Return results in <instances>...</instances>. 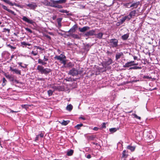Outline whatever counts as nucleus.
<instances>
[{"instance_id": "nucleus-64", "label": "nucleus", "mask_w": 160, "mask_h": 160, "mask_svg": "<svg viewBox=\"0 0 160 160\" xmlns=\"http://www.w3.org/2000/svg\"><path fill=\"white\" fill-rule=\"evenodd\" d=\"M106 53L108 54H111L112 53L111 52L108 51Z\"/></svg>"}, {"instance_id": "nucleus-53", "label": "nucleus", "mask_w": 160, "mask_h": 160, "mask_svg": "<svg viewBox=\"0 0 160 160\" xmlns=\"http://www.w3.org/2000/svg\"><path fill=\"white\" fill-rule=\"evenodd\" d=\"M86 158L88 159H90L91 158V156L90 154H88L86 157Z\"/></svg>"}, {"instance_id": "nucleus-58", "label": "nucleus", "mask_w": 160, "mask_h": 160, "mask_svg": "<svg viewBox=\"0 0 160 160\" xmlns=\"http://www.w3.org/2000/svg\"><path fill=\"white\" fill-rule=\"evenodd\" d=\"M62 61V63H63L64 64V65H65L66 63V61L64 60H63L62 59V61Z\"/></svg>"}, {"instance_id": "nucleus-57", "label": "nucleus", "mask_w": 160, "mask_h": 160, "mask_svg": "<svg viewBox=\"0 0 160 160\" xmlns=\"http://www.w3.org/2000/svg\"><path fill=\"white\" fill-rule=\"evenodd\" d=\"M58 23V28H60L62 26L61 23Z\"/></svg>"}, {"instance_id": "nucleus-20", "label": "nucleus", "mask_w": 160, "mask_h": 160, "mask_svg": "<svg viewBox=\"0 0 160 160\" xmlns=\"http://www.w3.org/2000/svg\"><path fill=\"white\" fill-rule=\"evenodd\" d=\"M129 37V34H126L123 35L122 36V38L123 40H127Z\"/></svg>"}, {"instance_id": "nucleus-3", "label": "nucleus", "mask_w": 160, "mask_h": 160, "mask_svg": "<svg viewBox=\"0 0 160 160\" xmlns=\"http://www.w3.org/2000/svg\"><path fill=\"white\" fill-rule=\"evenodd\" d=\"M110 45L112 48H116L118 46V41L116 39H112L110 40Z\"/></svg>"}, {"instance_id": "nucleus-8", "label": "nucleus", "mask_w": 160, "mask_h": 160, "mask_svg": "<svg viewBox=\"0 0 160 160\" xmlns=\"http://www.w3.org/2000/svg\"><path fill=\"white\" fill-rule=\"evenodd\" d=\"M66 57L64 55L62 54H61L59 56H56L54 57V58L55 59H57L58 60H59L60 61H62V59H65L66 58Z\"/></svg>"}, {"instance_id": "nucleus-22", "label": "nucleus", "mask_w": 160, "mask_h": 160, "mask_svg": "<svg viewBox=\"0 0 160 160\" xmlns=\"http://www.w3.org/2000/svg\"><path fill=\"white\" fill-rule=\"evenodd\" d=\"M73 153V150L70 149L67 151V155L68 156H70L72 155Z\"/></svg>"}, {"instance_id": "nucleus-23", "label": "nucleus", "mask_w": 160, "mask_h": 160, "mask_svg": "<svg viewBox=\"0 0 160 160\" xmlns=\"http://www.w3.org/2000/svg\"><path fill=\"white\" fill-rule=\"evenodd\" d=\"M135 148V147L134 146H132L130 145L128 146L127 147V148L130 150L131 151H133Z\"/></svg>"}, {"instance_id": "nucleus-31", "label": "nucleus", "mask_w": 160, "mask_h": 160, "mask_svg": "<svg viewBox=\"0 0 160 160\" xmlns=\"http://www.w3.org/2000/svg\"><path fill=\"white\" fill-rule=\"evenodd\" d=\"M132 115L134 116V118L138 119L139 120L141 119V117L139 116H138L135 114L133 113V114H132Z\"/></svg>"}, {"instance_id": "nucleus-49", "label": "nucleus", "mask_w": 160, "mask_h": 160, "mask_svg": "<svg viewBox=\"0 0 160 160\" xmlns=\"http://www.w3.org/2000/svg\"><path fill=\"white\" fill-rule=\"evenodd\" d=\"M22 108H26L27 107V105H22Z\"/></svg>"}, {"instance_id": "nucleus-33", "label": "nucleus", "mask_w": 160, "mask_h": 160, "mask_svg": "<svg viewBox=\"0 0 160 160\" xmlns=\"http://www.w3.org/2000/svg\"><path fill=\"white\" fill-rule=\"evenodd\" d=\"M112 62L111 59L109 58L107 62V64L108 65H110L112 63Z\"/></svg>"}, {"instance_id": "nucleus-4", "label": "nucleus", "mask_w": 160, "mask_h": 160, "mask_svg": "<svg viewBox=\"0 0 160 160\" xmlns=\"http://www.w3.org/2000/svg\"><path fill=\"white\" fill-rule=\"evenodd\" d=\"M140 2H138L133 3H128L126 4V6L128 8H137Z\"/></svg>"}, {"instance_id": "nucleus-11", "label": "nucleus", "mask_w": 160, "mask_h": 160, "mask_svg": "<svg viewBox=\"0 0 160 160\" xmlns=\"http://www.w3.org/2000/svg\"><path fill=\"white\" fill-rule=\"evenodd\" d=\"M90 29V27L88 26H85L82 28H79L78 29L81 32H84Z\"/></svg>"}, {"instance_id": "nucleus-62", "label": "nucleus", "mask_w": 160, "mask_h": 160, "mask_svg": "<svg viewBox=\"0 0 160 160\" xmlns=\"http://www.w3.org/2000/svg\"><path fill=\"white\" fill-rule=\"evenodd\" d=\"M79 118L83 120H85V118H84L83 117H80Z\"/></svg>"}, {"instance_id": "nucleus-59", "label": "nucleus", "mask_w": 160, "mask_h": 160, "mask_svg": "<svg viewBox=\"0 0 160 160\" xmlns=\"http://www.w3.org/2000/svg\"><path fill=\"white\" fill-rule=\"evenodd\" d=\"M36 47L37 48V49H39L40 50L42 49V48L39 46H36Z\"/></svg>"}, {"instance_id": "nucleus-30", "label": "nucleus", "mask_w": 160, "mask_h": 160, "mask_svg": "<svg viewBox=\"0 0 160 160\" xmlns=\"http://www.w3.org/2000/svg\"><path fill=\"white\" fill-rule=\"evenodd\" d=\"M53 91L51 90H49L48 91V93L49 96H50L52 95L53 93Z\"/></svg>"}, {"instance_id": "nucleus-37", "label": "nucleus", "mask_w": 160, "mask_h": 160, "mask_svg": "<svg viewBox=\"0 0 160 160\" xmlns=\"http://www.w3.org/2000/svg\"><path fill=\"white\" fill-rule=\"evenodd\" d=\"M126 151L125 150H124L122 152V157H126L127 155L126 154Z\"/></svg>"}, {"instance_id": "nucleus-47", "label": "nucleus", "mask_w": 160, "mask_h": 160, "mask_svg": "<svg viewBox=\"0 0 160 160\" xmlns=\"http://www.w3.org/2000/svg\"><path fill=\"white\" fill-rule=\"evenodd\" d=\"M39 136H40L41 138H43L44 136L43 134L42 133H41L40 134H38Z\"/></svg>"}, {"instance_id": "nucleus-63", "label": "nucleus", "mask_w": 160, "mask_h": 160, "mask_svg": "<svg viewBox=\"0 0 160 160\" xmlns=\"http://www.w3.org/2000/svg\"><path fill=\"white\" fill-rule=\"evenodd\" d=\"M133 58H134V60H136L137 59L138 57L137 56H133Z\"/></svg>"}, {"instance_id": "nucleus-25", "label": "nucleus", "mask_w": 160, "mask_h": 160, "mask_svg": "<svg viewBox=\"0 0 160 160\" xmlns=\"http://www.w3.org/2000/svg\"><path fill=\"white\" fill-rule=\"evenodd\" d=\"M123 17L124 18L125 20H127L128 21L131 18V17L130 16H129V14L128 16H125Z\"/></svg>"}, {"instance_id": "nucleus-40", "label": "nucleus", "mask_w": 160, "mask_h": 160, "mask_svg": "<svg viewBox=\"0 0 160 160\" xmlns=\"http://www.w3.org/2000/svg\"><path fill=\"white\" fill-rule=\"evenodd\" d=\"M21 45L22 46V47H24L23 46L27 45V43L25 42H21Z\"/></svg>"}, {"instance_id": "nucleus-34", "label": "nucleus", "mask_w": 160, "mask_h": 160, "mask_svg": "<svg viewBox=\"0 0 160 160\" xmlns=\"http://www.w3.org/2000/svg\"><path fill=\"white\" fill-rule=\"evenodd\" d=\"M68 121H65L64 120H63L62 122L61 123V124L63 125H66L68 124Z\"/></svg>"}, {"instance_id": "nucleus-50", "label": "nucleus", "mask_w": 160, "mask_h": 160, "mask_svg": "<svg viewBox=\"0 0 160 160\" xmlns=\"http://www.w3.org/2000/svg\"><path fill=\"white\" fill-rule=\"evenodd\" d=\"M62 3H64L66 2V0H60Z\"/></svg>"}, {"instance_id": "nucleus-16", "label": "nucleus", "mask_w": 160, "mask_h": 160, "mask_svg": "<svg viewBox=\"0 0 160 160\" xmlns=\"http://www.w3.org/2000/svg\"><path fill=\"white\" fill-rule=\"evenodd\" d=\"M136 14V12L135 10L132 11L129 14V16H130L131 18H132Z\"/></svg>"}, {"instance_id": "nucleus-29", "label": "nucleus", "mask_w": 160, "mask_h": 160, "mask_svg": "<svg viewBox=\"0 0 160 160\" xmlns=\"http://www.w3.org/2000/svg\"><path fill=\"white\" fill-rule=\"evenodd\" d=\"M83 126V124L81 123L75 126V128L78 129H80V128Z\"/></svg>"}, {"instance_id": "nucleus-56", "label": "nucleus", "mask_w": 160, "mask_h": 160, "mask_svg": "<svg viewBox=\"0 0 160 160\" xmlns=\"http://www.w3.org/2000/svg\"><path fill=\"white\" fill-rule=\"evenodd\" d=\"M85 6H83V5H80V8H81V9H83V8H85Z\"/></svg>"}, {"instance_id": "nucleus-13", "label": "nucleus", "mask_w": 160, "mask_h": 160, "mask_svg": "<svg viewBox=\"0 0 160 160\" xmlns=\"http://www.w3.org/2000/svg\"><path fill=\"white\" fill-rule=\"evenodd\" d=\"M123 56V53L122 52H118L116 55V60H117L119 59L122 56Z\"/></svg>"}, {"instance_id": "nucleus-54", "label": "nucleus", "mask_w": 160, "mask_h": 160, "mask_svg": "<svg viewBox=\"0 0 160 160\" xmlns=\"http://www.w3.org/2000/svg\"><path fill=\"white\" fill-rule=\"evenodd\" d=\"M5 76L7 78H10L11 77L9 75L6 74V75H5Z\"/></svg>"}, {"instance_id": "nucleus-48", "label": "nucleus", "mask_w": 160, "mask_h": 160, "mask_svg": "<svg viewBox=\"0 0 160 160\" xmlns=\"http://www.w3.org/2000/svg\"><path fill=\"white\" fill-rule=\"evenodd\" d=\"M143 78L145 79H149L150 78L148 76H145L143 77Z\"/></svg>"}, {"instance_id": "nucleus-28", "label": "nucleus", "mask_w": 160, "mask_h": 160, "mask_svg": "<svg viewBox=\"0 0 160 160\" xmlns=\"http://www.w3.org/2000/svg\"><path fill=\"white\" fill-rule=\"evenodd\" d=\"M142 68L141 67H138V66H134L130 68V69H141Z\"/></svg>"}, {"instance_id": "nucleus-26", "label": "nucleus", "mask_w": 160, "mask_h": 160, "mask_svg": "<svg viewBox=\"0 0 160 160\" xmlns=\"http://www.w3.org/2000/svg\"><path fill=\"white\" fill-rule=\"evenodd\" d=\"M117 130V129L116 128H111L109 129V131L112 133H113L116 132Z\"/></svg>"}, {"instance_id": "nucleus-61", "label": "nucleus", "mask_w": 160, "mask_h": 160, "mask_svg": "<svg viewBox=\"0 0 160 160\" xmlns=\"http://www.w3.org/2000/svg\"><path fill=\"white\" fill-rule=\"evenodd\" d=\"M22 62H18V64L19 65V66H20L21 67V66H22Z\"/></svg>"}, {"instance_id": "nucleus-14", "label": "nucleus", "mask_w": 160, "mask_h": 160, "mask_svg": "<svg viewBox=\"0 0 160 160\" xmlns=\"http://www.w3.org/2000/svg\"><path fill=\"white\" fill-rule=\"evenodd\" d=\"M77 25L76 24L74 25L68 31V32H74L76 30V29L77 28Z\"/></svg>"}, {"instance_id": "nucleus-52", "label": "nucleus", "mask_w": 160, "mask_h": 160, "mask_svg": "<svg viewBox=\"0 0 160 160\" xmlns=\"http://www.w3.org/2000/svg\"><path fill=\"white\" fill-rule=\"evenodd\" d=\"M45 37H46L47 38H48L49 39H51V37H50L49 36V35H45Z\"/></svg>"}, {"instance_id": "nucleus-9", "label": "nucleus", "mask_w": 160, "mask_h": 160, "mask_svg": "<svg viewBox=\"0 0 160 160\" xmlns=\"http://www.w3.org/2000/svg\"><path fill=\"white\" fill-rule=\"evenodd\" d=\"M1 6H2V7L5 10H6L11 13V14L14 15H16L14 11H12V10L10 9H9L6 6L2 4L1 5Z\"/></svg>"}, {"instance_id": "nucleus-46", "label": "nucleus", "mask_w": 160, "mask_h": 160, "mask_svg": "<svg viewBox=\"0 0 160 160\" xmlns=\"http://www.w3.org/2000/svg\"><path fill=\"white\" fill-rule=\"evenodd\" d=\"M57 4H62V3L61 2L60 0H55Z\"/></svg>"}, {"instance_id": "nucleus-19", "label": "nucleus", "mask_w": 160, "mask_h": 160, "mask_svg": "<svg viewBox=\"0 0 160 160\" xmlns=\"http://www.w3.org/2000/svg\"><path fill=\"white\" fill-rule=\"evenodd\" d=\"M72 108H73L71 104H70L68 105V106L66 107V109L68 111H70L72 109Z\"/></svg>"}, {"instance_id": "nucleus-60", "label": "nucleus", "mask_w": 160, "mask_h": 160, "mask_svg": "<svg viewBox=\"0 0 160 160\" xmlns=\"http://www.w3.org/2000/svg\"><path fill=\"white\" fill-rule=\"evenodd\" d=\"M3 82V83H4L5 82H6V80L4 78H3L2 79Z\"/></svg>"}, {"instance_id": "nucleus-10", "label": "nucleus", "mask_w": 160, "mask_h": 160, "mask_svg": "<svg viewBox=\"0 0 160 160\" xmlns=\"http://www.w3.org/2000/svg\"><path fill=\"white\" fill-rule=\"evenodd\" d=\"M95 30H90L88 32H87L85 34V35L86 36H92L93 35H95Z\"/></svg>"}, {"instance_id": "nucleus-1", "label": "nucleus", "mask_w": 160, "mask_h": 160, "mask_svg": "<svg viewBox=\"0 0 160 160\" xmlns=\"http://www.w3.org/2000/svg\"><path fill=\"white\" fill-rule=\"evenodd\" d=\"M37 70H38L41 74H44L46 75L52 71V70L48 68H44V67L41 65H38L37 67Z\"/></svg>"}, {"instance_id": "nucleus-32", "label": "nucleus", "mask_w": 160, "mask_h": 160, "mask_svg": "<svg viewBox=\"0 0 160 160\" xmlns=\"http://www.w3.org/2000/svg\"><path fill=\"white\" fill-rule=\"evenodd\" d=\"M59 12L63 13H68L69 12L67 11L66 10H65L63 9H62L59 10Z\"/></svg>"}, {"instance_id": "nucleus-44", "label": "nucleus", "mask_w": 160, "mask_h": 160, "mask_svg": "<svg viewBox=\"0 0 160 160\" xmlns=\"http://www.w3.org/2000/svg\"><path fill=\"white\" fill-rule=\"evenodd\" d=\"M62 6L61 5H59V4H57L56 8H62Z\"/></svg>"}, {"instance_id": "nucleus-6", "label": "nucleus", "mask_w": 160, "mask_h": 160, "mask_svg": "<svg viewBox=\"0 0 160 160\" xmlns=\"http://www.w3.org/2000/svg\"><path fill=\"white\" fill-rule=\"evenodd\" d=\"M22 19L24 21L30 24H33L34 22L32 19H29L26 16H23Z\"/></svg>"}, {"instance_id": "nucleus-27", "label": "nucleus", "mask_w": 160, "mask_h": 160, "mask_svg": "<svg viewBox=\"0 0 160 160\" xmlns=\"http://www.w3.org/2000/svg\"><path fill=\"white\" fill-rule=\"evenodd\" d=\"M132 65V64H131L129 62H128L125 64V65L124 66V67H128Z\"/></svg>"}, {"instance_id": "nucleus-12", "label": "nucleus", "mask_w": 160, "mask_h": 160, "mask_svg": "<svg viewBox=\"0 0 160 160\" xmlns=\"http://www.w3.org/2000/svg\"><path fill=\"white\" fill-rule=\"evenodd\" d=\"M10 70L11 71L14 72L15 73L18 74L19 75L21 74V71L17 69H13L12 67H10Z\"/></svg>"}, {"instance_id": "nucleus-7", "label": "nucleus", "mask_w": 160, "mask_h": 160, "mask_svg": "<svg viewBox=\"0 0 160 160\" xmlns=\"http://www.w3.org/2000/svg\"><path fill=\"white\" fill-rule=\"evenodd\" d=\"M27 6L29 7L30 9H35L37 7L36 3L34 2H32L31 3L28 4L27 5Z\"/></svg>"}, {"instance_id": "nucleus-35", "label": "nucleus", "mask_w": 160, "mask_h": 160, "mask_svg": "<svg viewBox=\"0 0 160 160\" xmlns=\"http://www.w3.org/2000/svg\"><path fill=\"white\" fill-rule=\"evenodd\" d=\"M48 0H45L42 2V3L45 5L47 6L48 4Z\"/></svg>"}, {"instance_id": "nucleus-38", "label": "nucleus", "mask_w": 160, "mask_h": 160, "mask_svg": "<svg viewBox=\"0 0 160 160\" xmlns=\"http://www.w3.org/2000/svg\"><path fill=\"white\" fill-rule=\"evenodd\" d=\"M89 48L90 46L89 45H87L85 46V49L87 51H88L89 50Z\"/></svg>"}, {"instance_id": "nucleus-15", "label": "nucleus", "mask_w": 160, "mask_h": 160, "mask_svg": "<svg viewBox=\"0 0 160 160\" xmlns=\"http://www.w3.org/2000/svg\"><path fill=\"white\" fill-rule=\"evenodd\" d=\"M3 1L5 3L11 5V6H13L14 5L16 6V4L15 3H12L9 0H3Z\"/></svg>"}, {"instance_id": "nucleus-43", "label": "nucleus", "mask_w": 160, "mask_h": 160, "mask_svg": "<svg viewBox=\"0 0 160 160\" xmlns=\"http://www.w3.org/2000/svg\"><path fill=\"white\" fill-rule=\"evenodd\" d=\"M52 0H50V1H48V4H47V6H49L51 7V5H52V2H51Z\"/></svg>"}, {"instance_id": "nucleus-55", "label": "nucleus", "mask_w": 160, "mask_h": 160, "mask_svg": "<svg viewBox=\"0 0 160 160\" xmlns=\"http://www.w3.org/2000/svg\"><path fill=\"white\" fill-rule=\"evenodd\" d=\"M21 67L24 68H27V65L26 64H24L23 65H22Z\"/></svg>"}, {"instance_id": "nucleus-2", "label": "nucleus", "mask_w": 160, "mask_h": 160, "mask_svg": "<svg viewBox=\"0 0 160 160\" xmlns=\"http://www.w3.org/2000/svg\"><path fill=\"white\" fill-rule=\"evenodd\" d=\"M83 70L79 69L78 70H77L74 68H72L70 70L69 74L71 75L72 76H76L78 74H80L83 72Z\"/></svg>"}, {"instance_id": "nucleus-21", "label": "nucleus", "mask_w": 160, "mask_h": 160, "mask_svg": "<svg viewBox=\"0 0 160 160\" xmlns=\"http://www.w3.org/2000/svg\"><path fill=\"white\" fill-rule=\"evenodd\" d=\"M51 2H52V5H51V7L54 8H56L57 3L55 0H51Z\"/></svg>"}, {"instance_id": "nucleus-42", "label": "nucleus", "mask_w": 160, "mask_h": 160, "mask_svg": "<svg viewBox=\"0 0 160 160\" xmlns=\"http://www.w3.org/2000/svg\"><path fill=\"white\" fill-rule=\"evenodd\" d=\"M73 37L76 38H79V37L77 34H74L73 35Z\"/></svg>"}, {"instance_id": "nucleus-5", "label": "nucleus", "mask_w": 160, "mask_h": 160, "mask_svg": "<svg viewBox=\"0 0 160 160\" xmlns=\"http://www.w3.org/2000/svg\"><path fill=\"white\" fill-rule=\"evenodd\" d=\"M48 60V58H46L45 56H44L43 59V60L41 59H38V62L39 64L44 65L47 64V62H45V61H47Z\"/></svg>"}, {"instance_id": "nucleus-17", "label": "nucleus", "mask_w": 160, "mask_h": 160, "mask_svg": "<svg viewBox=\"0 0 160 160\" xmlns=\"http://www.w3.org/2000/svg\"><path fill=\"white\" fill-rule=\"evenodd\" d=\"M125 21L123 17H122V19L120 20V21L117 22V25L119 26L120 25L122 24L123 22Z\"/></svg>"}, {"instance_id": "nucleus-18", "label": "nucleus", "mask_w": 160, "mask_h": 160, "mask_svg": "<svg viewBox=\"0 0 160 160\" xmlns=\"http://www.w3.org/2000/svg\"><path fill=\"white\" fill-rule=\"evenodd\" d=\"M11 44H7V46L10 48L12 51L13 50L15 49H16V47L15 46H12Z\"/></svg>"}, {"instance_id": "nucleus-36", "label": "nucleus", "mask_w": 160, "mask_h": 160, "mask_svg": "<svg viewBox=\"0 0 160 160\" xmlns=\"http://www.w3.org/2000/svg\"><path fill=\"white\" fill-rule=\"evenodd\" d=\"M25 28L26 31L30 33H32V31L29 28Z\"/></svg>"}, {"instance_id": "nucleus-41", "label": "nucleus", "mask_w": 160, "mask_h": 160, "mask_svg": "<svg viewBox=\"0 0 160 160\" xmlns=\"http://www.w3.org/2000/svg\"><path fill=\"white\" fill-rule=\"evenodd\" d=\"M62 18H58L57 19V21L58 23H61Z\"/></svg>"}, {"instance_id": "nucleus-24", "label": "nucleus", "mask_w": 160, "mask_h": 160, "mask_svg": "<svg viewBox=\"0 0 160 160\" xmlns=\"http://www.w3.org/2000/svg\"><path fill=\"white\" fill-rule=\"evenodd\" d=\"M103 35V34L102 32H100L97 34V37L98 38H101Z\"/></svg>"}, {"instance_id": "nucleus-39", "label": "nucleus", "mask_w": 160, "mask_h": 160, "mask_svg": "<svg viewBox=\"0 0 160 160\" xmlns=\"http://www.w3.org/2000/svg\"><path fill=\"white\" fill-rule=\"evenodd\" d=\"M31 54H33L34 56H36L38 54V52L32 51L31 52Z\"/></svg>"}, {"instance_id": "nucleus-51", "label": "nucleus", "mask_w": 160, "mask_h": 160, "mask_svg": "<svg viewBox=\"0 0 160 160\" xmlns=\"http://www.w3.org/2000/svg\"><path fill=\"white\" fill-rule=\"evenodd\" d=\"M93 130H94L95 131H97L98 130V127H94L93 128Z\"/></svg>"}, {"instance_id": "nucleus-45", "label": "nucleus", "mask_w": 160, "mask_h": 160, "mask_svg": "<svg viewBox=\"0 0 160 160\" xmlns=\"http://www.w3.org/2000/svg\"><path fill=\"white\" fill-rule=\"evenodd\" d=\"M102 128H106V123L105 122H103L102 123Z\"/></svg>"}]
</instances>
